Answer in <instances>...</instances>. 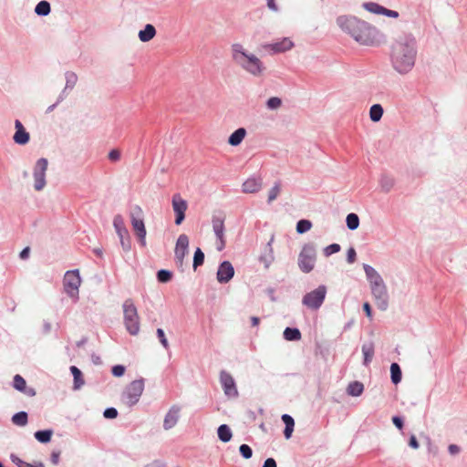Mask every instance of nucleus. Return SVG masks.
I'll return each mask as SVG.
<instances>
[{
  "instance_id": "42",
  "label": "nucleus",
  "mask_w": 467,
  "mask_h": 467,
  "mask_svg": "<svg viewBox=\"0 0 467 467\" xmlns=\"http://www.w3.org/2000/svg\"><path fill=\"white\" fill-rule=\"evenodd\" d=\"M281 192L280 183H275V186L268 192V202L275 201Z\"/></svg>"
},
{
  "instance_id": "16",
  "label": "nucleus",
  "mask_w": 467,
  "mask_h": 467,
  "mask_svg": "<svg viewBox=\"0 0 467 467\" xmlns=\"http://www.w3.org/2000/svg\"><path fill=\"white\" fill-rule=\"evenodd\" d=\"M189 238L186 234H181L176 243L175 246V258L177 262L182 265L185 255L188 254Z\"/></svg>"
},
{
  "instance_id": "50",
  "label": "nucleus",
  "mask_w": 467,
  "mask_h": 467,
  "mask_svg": "<svg viewBox=\"0 0 467 467\" xmlns=\"http://www.w3.org/2000/svg\"><path fill=\"white\" fill-rule=\"evenodd\" d=\"M124 372H125V368L121 365H117L112 368V374L115 377H120L124 374Z\"/></svg>"
},
{
  "instance_id": "21",
  "label": "nucleus",
  "mask_w": 467,
  "mask_h": 467,
  "mask_svg": "<svg viewBox=\"0 0 467 467\" xmlns=\"http://www.w3.org/2000/svg\"><path fill=\"white\" fill-rule=\"evenodd\" d=\"M293 47H294L293 41L288 37H285L278 42L265 46V48L270 49L274 53H283V52L292 49Z\"/></svg>"
},
{
  "instance_id": "51",
  "label": "nucleus",
  "mask_w": 467,
  "mask_h": 467,
  "mask_svg": "<svg viewBox=\"0 0 467 467\" xmlns=\"http://www.w3.org/2000/svg\"><path fill=\"white\" fill-rule=\"evenodd\" d=\"M356 256H357V254H356L355 249L353 247L349 248L348 250L347 261L349 264H353L356 261Z\"/></svg>"
},
{
  "instance_id": "41",
  "label": "nucleus",
  "mask_w": 467,
  "mask_h": 467,
  "mask_svg": "<svg viewBox=\"0 0 467 467\" xmlns=\"http://www.w3.org/2000/svg\"><path fill=\"white\" fill-rule=\"evenodd\" d=\"M171 277L172 274L168 270L162 269L157 273L158 281L161 283H167L171 279Z\"/></svg>"
},
{
  "instance_id": "54",
  "label": "nucleus",
  "mask_w": 467,
  "mask_h": 467,
  "mask_svg": "<svg viewBox=\"0 0 467 467\" xmlns=\"http://www.w3.org/2000/svg\"><path fill=\"white\" fill-rule=\"evenodd\" d=\"M392 421H393V424H394L398 429H400V430H401V429H402V427H403V421H402V420H401L400 417H398V416H394V417L392 418Z\"/></svg>"
},
{
  "instance_id": "47",
  "label": "nucleus",
  "mask_w": 467,
  "mask_h": 467,
  "mask_svg": "<svg viewBox=\"0 0 467 467\" xmlns=\"http://www.w3.org/2000/svg\"><path fill=\"white\" fill-rule=\"evenodd\" d=\"M157 337H158L160 342L161 343V345L165 348H169V343H168V340H167V338L165 337L164 331L161 328H158L157 329Z\"/></svg>"
},
{
  "instance_id": "45",
  "label": "nucleus",
  "mask_w": 467,
  "mask_h": 467,
  "mask_svg": "<svg viewBox=\"0 0 467 467\" xmlns=\"http://www.w3.org/2000/svg\"><path fill=\"white\" fill-rule=\"evenodd\" d=\"M341 247L337 244H332L327 247L324 248L323 253L325 256H330L333 254L338 253L340 251Z\"/></svg>"
},
{
  "instance_id": "36",
  "label": "nucleus",
  "mask_w": 467,
  "mask_h": 467,
  "mask_svg": "<svg viewBox=\"0 0 467 467\" xmlns=\"http://www.w3.org/2000/svg\"><path fill=\"white\" fill-rule=\"evenodd\" d=\"M50 10V4L47 1H40L35 8V12L38 16H47Z\"/></svg>"
},
{
  "instance_id": "56",
  "label": "nucleus",
  "mask_w": 467,
  "mask_h": 467,
  "mask_svg": "<svg viewBox=\"0 0 467 467\" xmlns=\"http://www.w3.org/2000/svg\"><path fill=\"white\" fill-rule=\"evenodd\" d=\"M263 467H276V462L273 458L265 461Z\"/></svg>"
},
{
  "instance_id": "6",
  "label": "nucleus",
  "mask_w": 467,
  "mask_h": 467,
  "mask_svg": "<svg viewBox=\"0 0 467 467\" xmlns=\"http://www.w3.org/2000/svg\"><path fill=\"white\" fill-rule=\"evenodd\" d=\"M317 250L313 244H306L303 246L298 255V266L304 273H310L316 265Z\"/></svg>"
},
{
  "instance_id": "20",
  "label": "nucleus",
  "mask_w": 467,
  "mask_h": 467,
  "mask_svg": "<svg viewBox=\"0 0 467 467\" xmlns=\"http://www.w3.org/2000/svg\"><path fill=\"white\" fill-rule=\"evenodd\" d=\"M13 387L28 397H34L36 395L35 389L27 387L25 379L18 374L14 377Z\"/></svg>"
},
{
  "instance_id": "3",
  "label": "nucleus",
  "mask_w": 467,
  "mask_h": 467,
  "mask_svg": "<svg viewBox=\"0 0 467 467\" xmlns=\"http://www.w3.org/2000/svg\"><path fill=\"white\" fill-rule=\"evenodd\" d=\"M232 56L234 61L244 70L255 77L263 75L265 69L264 63L255 55L247 53L241 44L232 46Z\"/></svg>"
},
{
  "instance_id": "27",
  "label": "nucleus",
  "mask_w": 467,
  "mask_h": 467,
  "mask_svg": "<svg viewBox=\"0 0 467 467\" xmlns=\"http://www.w3.org/2000/svg\"><path fill=\"white\" fill-rule=\"evenodd\" d=\"M282 420L285 425V428L284 431V435L286 439H289L294 431V426H295L294 419L288 414H284V415H282Z\"/></svg>"
},
{
  "instance_id": "31",
  "label": "nucleus",
  "mask_w": 467,
  "mask_h": 467,
  "mask_svg": "<svg viewBox=\"0 0 467 467\" xmlns=\"http://www.w3.org/2000/svg\"><path fill=\"white\" fill-rule=\"evenodd\" d=\"M217 433H218L219 439L223 442H227L232 439L231 429L226 424L221 425L218 428Z\"/></svg>"
},
{
  "instance_id": "26",
  "label": "nucleus",
  "mask_w": 467,
  "mask_h": 467,
  "mask_svg": "<svg viewBox=\"0 0 467 467\" xmlns=\"http://www.w3.org/2000/svg\"><path fill=\"white\" fill-rule=\"evenodd\" d=\"M156 35V29L155 27L148 24L145 26L143 30H140L139 32V38L141 42H148L151 40Z\"/></svg>"
},
{
  "instance_id": "14",
  "label": "nucleus",
  "mask_w": 467,
  "mask_h": 467,
  "mask_svg": "<svg viewBox=\"0 0 467 467\" xmlns=\"http://www.w3.org/2000/svg\"><path fill=\"white\" fill-rule=\"evenodd\" d=\"M362 6L368 12L375 15H383L392 18H398L400 16V14L397 11L388 9L374 2L364 3Z\"/></svg>"
},
{
  "instance_id": "53",
  "label": "nucleus",
  "mask_w": 467,
  "mask_h": 467,
  "mask_svg": "<svg viewBox=\"0 0 467 467\" xmlns=\"http://www.w3.org/2000/svg\"><path fill=\"white\" fill-rule=\"evenodd\" d=\"M59 457H60V451H53L51 453V462L54 464V465H57L58 462H59Z\"/></svg>"
},
{
  "instance_id": "8",
  "label": "nucleus",
  "mask_w": 467,
  "mask_h": 467,
  "mask_svg": "<svg viewBox=\"0 0 467 467\" xmlns=\"http://www.w3.org/2000/svg\"><path fill=\"white\" fill-rule=\"evenodd\" d=\"M327 295V287L319 285L315 290L306 294L302 299V303L307 308L317 310L323 304Z\"/></svg>"
},
{
  "instance_id": "57",
  "label": "nucleus",
  "mask_w": 467,
  "mask_h": 467,
  "mask_svg": "<svg viewBox=\"0 0 467 467\" xmlns=\"http://www.w3.org/2000/svg\"><path fill=\"white\" fill-rule=\"evenodd\" d=\"M363 309H364L367 317L371 318L372 314H371V307H370L369 303H368V302L364 303L363 304Z\"/></svg>"
},
{
  "instance_id": "32",
  "label": "nucleus",
  "mask_w": 467,
  "mask_h": 467,
  "mask_svg": "<svg viewBox=\"0 0 467 467\" xmlns=\"http://www.w3.org/2000/svg\"><path fill=\"white\" fill-rule=\"evenodd\" d=\"M383 115V109L379 104L373 105L369 109L370 119L374 122L379 121Z\"/></svg>"
},
{
  "instance_id": "38",
  "label": "nucleus",
  "mask_w": 467,
  "mask_h": 467,
  "mask_svg": "<svg viewBox=\"0 0 467 467\" xmlns=\"http://www.w3.org/2000/svg\"><path fill=\"white\" fill-rule=\"evenodd\" d=\"M346 222L350 230H356L359 225V218L356 213L348 214Z\"/></svg>"
},
{
  "instance_id": "18",
  "label": "nucleus",
  "mask_w": 467,
  "mask_h": 467,
  "mask_svg": "<svg viewBox=\"0 0 467 467\" xmlns=\"http://www.w3.org/2000/svg\"><path fill=\"white\" fill-rule=\"evenodd\" d=\"M15 129L16 132L13 136L15 143L18 145L26 144L30 140V134L26 130L20 120L16 119L15 121Z\"/></svg>"
},
{
  "instance_id": "40",
  "label": "nucleus",
  "mask_w": 467,
  "mask_h": 467,
  "mask_svg": "<svg viewBox=\"0 0 467 467\" xmlns=\"http://www.w3.org/2000/svg\"><path fill=\"white\" fill-rule=\"evenodd\" d=\"M204 262V254L200 248H197L193 256V268L196 269Z\"/></svg>"
},
{
  "instance_id": "19",
  "label": "nucleus",
  "mask_w": 467,
  "mask_h": 467,
  "mask_svg": "<svg viewBox=\"0 0 467 467\" xmlns=\"http://www.w3.org/2000/svg\"><path fill=\"white\" fill-rule=\"evenodd\" d=\"M364 271L369 281L370 288L385 285L382 277L372 266L364 265Z\"/></svg>"
},
{
  "instance_id": "7",
  "label": "nucleus",
  "mask_w": 467,
  "mask_h": 467,
  "mask_svg": "<svg viewBox=\"0 0 467 467\" xmlns=\"http://www.w3.org/2000/svg\"><path fill=\"white\" fill-rule=\"evenodd\" d=\"M144 390L143 379H137L130 382L122 394V400L128 406L136 404Z\"/></svg>"
},
{
  "instance_id": "28",
  "label": "nucleus",
  "mask_w": 467,
  "mask_h": 467,
  "mask_svg": "<svg viewBox=\"0 0 467 467\" xmlns=\"http://www.w3.org/2000/svg\"><path fill=\"white\" fill-rule=\"evenodd\" d=\"M362 353L364 356V364L368 365L373 358L374 356V344L373 342H368L362 346Z\"/></svg>"
},
{
  "instance_id": "46",
  "label": "nucleus",
  "mask_w": 467,
  "mask_h": 467,
  "mask_svg": "<svg viewBox=\"0 0 467 467\" xmlns=\"http://www.w3.org/2000/svg\"><path fill=\"white\" fill-rule=\"evenodd\" d=\"M239 451L243 457L245 459H250L253 455L252 449L246 444H242L239 448Z\"/></svg>"
},
{
  "instance_id": "2",
  "label": "nucleus",
  "mask_w": 467,
  "mask_h": 467,
  "mask_svg": "<svg viewBox=\"0 0 467 467\" xmlns=\"http://www.w3.org/2000/svg\"><path fill=\"white\" fill-rule=\"evenodd\" d=\"M415 41L410 36L402 37L392 46V63L394 67L400 73L410 71L415 61Z\"/></svg>"
},
{
  "instance_id": "58",
  "label": "nucleus",
  "mask_w": 467,
  "mask_h": 467,
  "mask_svg": "<svg viewBox=\"0 0 467 467\" xmlns=\"http://www.w3.org/2000/svg\"><path fill=\"white\" fill-rule=\"evenodd\" d=\"M29 254H30V248L29 247H26L24 248L21 253H20V258L25 260L26 259L28 256H29Z\"/></svg>"
},
{
  "instance_id": "48",
  "label": "nucleus",
  "mask_w": 467,
  "mask_h": 467,
  "mask_svg": "<svg viewBox=\"0 0 467 467\" xmlns=\"http://www.w3.org/2000/svg\"><path fill=\"white\" fill-rule=\"evenodd\" d=\"M122 249L126 252L130 250V236L128 234L127 237H119Z\"/></svg>"
},
{
  "instance_id": "13",
  "label": "nucleus",
  "mask_w": 467,
  "mask_h": 467,
  "mask_svg": "<svg viewBox=\"0 0 467 467\" xmlns=\"http://www.w3.org/2000/svg\"><path fill=\"white\" fill-rule=\"evenodd\" d=\"M375 304L379 309L385 311L389 306V296L386 285L370 288Z\"/></svg>"
},
{
  "instance_id": "44",
  "label": "nucleus",
  "mask_w": 467,
  "mask_h": 467,
  "mask_svg": "<svg viewBox=\"0 0 467 467\" xmlns=\"http://www.w3.org/2000/svg\"><path fill=\"white\" fill-rule=\"evenodd\" d=\"M266 106L270 109H277L282 106V100L277 97H272L267 100Z\"/></svg>"
},
{
  "instance_id": "55",
  "label": "nucleus",
  "mask_w": 467,
  "mask_h": 467,
  "mask_svg": "<svg viewBox=\"0 0 467 467\" xmlns=\"http://www.w3.org/2000/svg\"><path fill=\"white\" fill-rule=\"evenodd\" d=\"M409 445L413 449H418L420 444L415 437V435H411L410 438Z\"/></svg>"
},
{
  "instance_id": "49",
  "label": "nucleus",
  "mask_w": 467,
  "mask_h": 467,
  "mask_svg": "<svg viewBox=\"0 0 467 467\" xmlns=\"http://www.w3.org/2000/svg\"><path fill=\"white\" fill-rule=\"evenodd\" d=\"M103 415L107 419H115L118 416V411L114 408H109L105 410Z\"/></svg>"
},
{
  "instance_id": "63",
  "label": "nucleus",
  "mask_w": 467,
  "mask_h": 467,
  "mask_svg": "<svg viewBox=\"0 0 467 467\" xmlns=\"http://www.w3.org/2000/svg\"><path fill=\"white\" fill-rule=\"evenodd\" d=\"M95 254L98 255V256H101L102 255V251L100 249H95L94 250Z\"/></svg>"
},
{
  "instance_id": "29",
  "label": "nucleus",
  "mask_w": 467,
  "mask_h": 467,
  "mask_svg": "<svg viewBox=\"0 0 467 467\" xmlns=\"http://www.w3.org/2000/svg\"><path fill=\"white\" fill-rule=\"evenodd\" d=\"M364 390V386L361 382L353 381L348 384L347 388V392L350 396L358 397L362 394Z\"/></svg>"
},
{
  "instance_id": "1",
  "label": "nucleus",
  "mask_w": 467,
  "mask_h": 467,
  "mask_svg": "<svg viewBox=\"0 0 467 467\" xmlns=\"http://www.w3.org/2000/svg\"><path fill=\"white\" fill-rule=\"evenodd\" d=\"M337 22L341 29L348 33L357 42L367 46L378 43V30L366 21L355 16H339Z\"/></svg>"
},
{
  "instance_id": "9",
  "label": "nucleus",
  "mask_w": 467,
  "mask_h": 467,
  "mask_svg": "<svg viewBox=\"0 0 467 467\" xmlns=\"http://www.w3.org/2000/svg\"><path fill=\"white\" fill-rule=\"evenodd\" d=\"M81 284L78 270L67 271L64 276V289L65 292L73 298H78V288Z\"/></svg>"
},
{
  "instance_id": "33",
  "label": "nucleus",
  "mask_w": 467,
  "mask_h": 467,
  "mask_svg": "<svg viewBox=\"0 0 467 467\" xmlns=\"http://www.w3.org/2000/svg\"><path fill=\"white\" fill-rule=\"evenodd\" d=\"M284 337L288 341L299 340L301 333L297 328L286 327L284 331Z\"/></svg>"
},
{
  "instance_id": "11",
  "label": "nucleus",
  "mask_w": 467,
  "mask_h": 467,
  "mask_svg": "<svg viewBox=\"0 0 467 467\" xmlns=\"http://www.w3.org/2000/svg\"><path fill=\"white\" fill-rule=\"evenodd\" d=\"M47 160L45 158L39 159L34 168V188L36 191H41L46 185V171L47 169Z\"/></svg>"
},
{
  "instance_id": "23",
  "label": "nucleus",
  "mask_w": 467,
  "mask_h": 467,
  "mask_svg": "<svg viewBox=\"0 0 467 467\" xmlns=\"http://www.w3.org/2000/svg\"><path fill=\"white\" fill-rule=\"evenodd\" d=\"M262 188V181L260 179L249 178L242 185V190L245 193H254Z\"/></svg>"
},
{
  "instance_id": "35",
  "label": "nucleus",
  "mask_w": 467,
  "mask_h": 467,
  "mask_svg": "<svg viewBox=\"0 0 467 467\" xmlns=\"http://www.w3.org/2000/svg\"><path fill=\"white\" fill-rule=\"evenodd\" d=\"M391 381L398 384L401 380V369L397 363H392L390 366Z\"/></svg>"
},
{
  "instance_id": "5",
  "label": "nucleus",
  "mask_w": 467,
  "mask_h": 467,
  "mask_svg": "<svg viewBox=\"0 0 467 467\" xmlns=\"http://www.w3.org/2000/svg\"><path fill=\"white\" fill-rule=\"evenodd\" d=\"M124 324L130 335H137L140 331V317L137 308L131 299L123 303Z\"/></svg>"
},
{
  "instance_id": "60",
  "label": "nucleus",
  "mask_w": 467,
  "mask_h": 467,
  "mask_svg": "<svg viewBox=\"0 0 467 467\" xmlns=\"http://www.w3.org/2000/svg\"><path fill=\"white\" fill-rule=\"evenodd\" d=\"M267 5L272 10H275V11L277 10V7L275 4V0H267Z\"/></svg>"
},
{
  "instance_id": "30",
  "label": "nucleus",
  "mask_w": 467,
  "mask_h": 467,
  "mask_svg": "<svg viewBox=\"0 0 467 467\" xmlns=\"http://www.w3.org/2000/svg\"><path fill=\"white\" fill-rule=\"evenodd\" d=\"M70 371L74 378V389H78L84 385L81 371L75 366L70 367Z\"/></svg>"
},
{
  "instance_id": "62",
  "label": "nucleus",
  "mask_w": 467,
  "mask_h": 467,
  "mask_svg": "<svg viewBox=\"0 0 467 467\" xmlns=\"http://www.w3.org/2000/svg\"><path fill=\"white\" fill-rule=\"evenodd\" d=\"M146 467H165V466L162 463H161V462H153L151 464H149Z\"/></svg>"
},
{
  "instance_id": "59",
  "label": "nucleus",
  "mask_w": 467,
  "mask_h": 467,
  "mask_svg": "<svg viewBox=\"0 0 467 467\" xmlns=\"http://www.w3.org/2000/svg\"><path fill=\"white\" fill-rule=\"evenodd\" d=\"M449 451L451 453V454H456L460 451V448L455 445V444H451L449 446Z\"/></svg>"
},
{
  "instance_id": "61",
  "label": "nucleus",
  "mask_w": 467,
  "mask_h": 467,
  "mask_svg": "<svg viewBox=\"0 0 467 467\" xmlns=\"http://www.w3.org/2000/svg\"><path fill=\"white\" fill-rule=\"evenodd\" d=\"M251 323L253 327H257L260 323V319L257 317H252Z\"/></svg>"
},
{
  "instance_id": "39",
  "label": "nucleus",
  "mask_w": 467,
  "mask_h": 467,
  "mask_svg": "<svg viewBox=\"0 0 467 467\" xmlns=\"http://www.w3.org/2000/svg\"><path fill=\"white\" fill-rule=\"evenodd\" d=\"M312 227V223L308 220H300L296 224V232L298 234H304L309 231Z\"/></svg>"
},
{
  "instance_id": "34",
  "label": "nucleus",
  "mask_w": 467,
  "mask_h": 467,
  "mask_svg": "<svg viewBox=\"0 0 467 467\" xmlns=\"http://www.w3.org/2000/svg\"><path fill=\"white\" fill-rule=\"evenodd\" d=\"M12 422L16 426H26L27 424V413L25 411L16 413L12 417Z\"/></svg>"
},
{
  "instance_id": "64",
  "label": "nucleus",
  "mask_w": 467,
  "mask_h": 467,
  "mask_svg": "<svg viewBox=\"0 0 467 467\" xmlns=\"http://www.w3.org/2000/svg\"><path fill=\"white\" fill-rule=\"evenodd\" d=\"M55 107H56V105H55V104H54V105L49 106V107L47 108V112H51V111L54 109V108H55Z\"/></svg>"
},
{
  "instance_id": "12",
  "label": "nucleus",
  "mask_w": 467,
  "mask_h": 467,
  "mask_svg": "<svg viewBox=\"0 0 467 467\" xmlns=\"http://www.w3.org/2000/svg\"><path fill=\"white\" fill-rule=\"evenodd\" d=\"M187 208V202L183 200L179 193L172 196V209L176 214L175 223L177 225H180L183 222Z\"/></svg>"
},
{
  "instance_id": "37",
  "label": "nucleus",
  "mask_w": 467,
  "mask_h": 467,
  "mask_svg": "<svg viewBox=\"0 0 467 467\" xmlns=\"http://www.w3.org/2000/svg\"><path fill=\"white\" fill-rule=\"evenodd\" d=\"M53 431L51 430L38 431L35 433V438L42 442L46 443L51 440Z\"/></svg>"
},
{
  "instance_id": "43",
  "label": "nucleus",
  "mask_w": 467,
  "mask_h": 467,
  "mask_svg": "<svg viewBox=\"0 0 467 467\" xmlns=\"http://www.w3.org/2000/svg\"><path fill=\"white\" fill-rule=\"evenodd\" d=\"M12 461L18 467H44V464L41 462L36 465H34V464L24 462L23 460H21L20 458H18L16 456H12Z\"/></svg>"
},
{
  "instance_id": "25",
  "label": "nucleus",
  "mask_w": 467,
  "mask_h": 467,
  "mask_svg": "<svg viewBox=\"0 0 467 467\" xmlns=\"http://www.w3.org/2000/svg\"><path fill=\"white\" fill-rule=\"evenodd\" d=\"M246 134H247V132L244 128H239L230 135V137L228 139V143L231 146H234V147L238 146L244 140Z\"/></svg>"
},
{
  "instance_id": "17",
  "label": "nucleus",
  "mask_w": 467,
  "mask_h": 467,
  "mask_svg": "<svg viewBox=\"0 0 467 467\" xmlns=\"http://www.w3.org/2000/svg\"><path fill=\"white\" fill-rule=\"evenodd\" d=\"M234 275V268L229 261L223 262L217 271V280L221 284L228 283Z\"/></svg>"
},
{
  "instance_id": "24",
  "label": "nucleus",
  "mask_w": 467,
  "mask_h": 467,
  "mask_svg": "<svg viewBox=\"0 0 467 467\" xmlns=\"http://www.w3.org/2000/svg\"><path fill=\"white\" fill-rule=\"evenodd\" d=\"M113 226L119 237H127L130 234L122 215L117 214L114 216Z\"/></svg>"
},
{
  "instance_id": "4",
  "label": "nucleus",
  "mask_w": 467,
  "mask_h": 467,
  "mask_svg": "<svg viewBox=\"0 0 467 467\" xmlns=\"http://www.w3.org/2000/svg\"><path fill=\"white\" fill-rule=\"evenodd\" d=\"M130 219L140 244L142 246L146 245V227L144 224V212L140 205H134L130 211Z\"/></svg>"
},
{
  "instance_id": "52",
  "label": "nucleus",
  "mask_w": 467,
  "mask_h": 467,
  "mask_svg": "<svg viewBox=\"0 0 467 467\" xmlns=\"http://www.w3.org/2000/svg\"><path fill=\"white\" fill-rule=\"evenodd\" d=\"M120 158V152L117 150H112L109 153V159L112 161H117Z\"/></svg>"
},
{
  "instance_id": "10",
  "label": "nucleus",
  "mask_w": 467,
  "mask_h": 467,
  "mask_svg": "<svg viewBox=\"0 0 467 467\" xmlns=\"http://www.w3.org/2000/svg\"><path fill=\"white\" fill-rule=\"evenodd\" d=\"M224 220L225 216L222 213H215L213 215L212 224L213 232L217 237V250L222 251L225 247V236H224Z\"/></svg>"
},
{
  "instance_id": "22",
  "label": "nucleus",
  "mask_w": 467,
  "mask_h": 467,
  "mask_svg": "<svg viewBox=\"0 0 467 467\" xmlns=\"http://www.w3.org/2000/svg\"><path fill=\"white\" fill-rule=\"evenodd\" d=\"M180 409L178 407H171L165 416L163 427L165 430H170L174 427L179 420Z\"/></svg>"
},
{
  "instance_id": "15",
  "label": "nucleus",
  "mask_w": 467,
  "mask_h": 467,
  "mask_svg": "<svg viewBox=\"0 0 467 467\" xmlns=\"http://www.w3.org/2000/svg\"><path fill=\"white\" fill-rule=\"evenodd\" d=\"M220 381L226 396L236 397L238 395L235 382L229 373L222 371L220 375Z\"/></svg>"
}]
</instances>
